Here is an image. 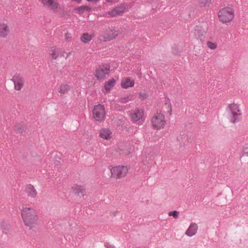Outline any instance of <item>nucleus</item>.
<instances>
[{
    "label": "nucleus",
    "mask_w": 248,
    "mask_h": 248,
    "mask_svg": "<svg viewBox=\"0 0 248 248\" xmlns=\"http://www.w3.org/2000/svg\"><path fill=\"white\" fill-rule=\"evenodd\" d=\"M22 217L25 225L31 228L33 227L38 220V216L35 210L32 208L25 207L22 210Z\"/></svg>",
    "instance_id": "nucleus-1"
},
{
    "label": "nucleus",
    "mask_w": 248,
    "mask_h": 248,
    "mask_svg": "<svg viewBox=\"0 0 248 248\" xmlns=\"http://www.w3.org/2000/svg\"><path fill=\"white\" fill-rule=\"evenodd\" d=\"M219 20L223 23L230 22L234 17V11L229 7L223 8L219 10L218 13Z\"/></svg>",
    "instance_id": "nucleus-2"
},
{
    "label": "nucleus",
    "mask_w": 248,
    "mask_h": 248,
    "mask_svg": "<svg viewBox=\"0 0 248 248\" xmlns=\"http://www.w3.org/2000/svg\"><path fill=\"white\" fill-rule=\"evenodd\" d=\"M228 108L230 111V121L233 123L238 122L240 120L241 115L239 106L234 103L230 104Z\"/></svg>",
    "instance_id": "nucleus-3"
},
{
    "label": "nucleus",
    "mask_w": 248,
    "mask_h": 248,
    "mask_svg": "<svg viewBox=\"0 0 248 248\" xmlns=\"http://www.w3.org/2000/svg\"><path fill=\"white\" fill-rule=\"evenodd\" d=\"M110 71V66L108 64L105 63L100 65L95 71V76L97 79L101 80L105 78L106 76L108 75Z\"/></svg>",
    "instance_id": "nucleus-4"
},
{
    "label": "nucleus",
    "mask_w": 248,
    "mask_h": 248,
    "mask_svg": "<svg viewBox=\"0 0 248 248\" xmlns=\"http://www.w3.org/2000/svg\"><path fill=\"white\" fill-rule=\"evenodd\" d=\"M111 177L116 179L121 178L125 176L128 171L127 167L119 166L112 167L110 169Z\"/></svg>",
    "instance_id": "nucleus-5"
},
{
    "label": "nucleus",
    "mask_w": 248,
    "mask_h": 248,
    "mask_svg": "<svg viewBox=\"0 0 248 248\" xmlns=\"http://www.w3.org/2000/svg\"><path fill=\"white\" fill-rule=\"evenodd\" d=\"M93 118L98 121H101L104 119L105 110L104 106L98 104L94 107L93 110Z\"/></svg>",
    "instance_id": "nucleus-6"
},
{
    "label": "nucleus",
    "mask_w": 248,
    "mask_h": 248,
    "mask_svg": "<svg viewBox=\"0 0 248 248\" xmlns=\"http://www.w3.org/2000/svg\"><path fill=\"white\" fill-rule=\"evenodd\" d=\"M152 123L154 128L159 129L163 128L166 124L164 115L160 113H157L153 117Z\"/></svg>",
    "instance_id": "nucleus-7"
},
{
    "label": "nucleus",
    "mask_w": 248,
    "mask_h": 248,
    "mask_svg": "<svg viewBox=\"0 0 248 248\" xmlns=\"http://www.w3.org/2000/svg\"><path fill=\"white\" fill-rule=\"evenodd\" d=\"M12 80L14 82L15 85V89L16 90H20L24 83V78L19 74H15L12 79Z\"/></svg>",
    "instance_id": "nucleus-8"
},
{
    "label": "nucleus",
    "mask_w": 248,
    "mask_h": 248,
    "mask_svg": "<svg viewBox=\"0 0 248 248\" xmlns=\"http://www.w3.org/2000/svg\"><path fill=\"white\" fill-rule=\"evenodd\" d=\"M41 2L45 6L53 11L56 10L59 6L57 0H41Z\"/></svg>",
    "instance_id": "nucleus-9"
},
{
    "label": "nucleus",
    "mask_w": 248,
    "mask_h": 248,
    "mask_svg": "<svg viewBox=\"0 0 248 248\" xmlns=\"http://www.w3.org/2000/svg\"><path fill=\"white\" fill-rule=\"evenodd\" d=\"M125 9L124 3H121L119 6L112 9L108 12V15L111 17H114L117 15L123 13Z\"/></svg>",
    "instance_id": "nucleus-10"
},
{
    "label": "nucleus",
    "mask_w": 248,
    "mask_h": 248,
    "mask_svg": "<svg viewBox=\"0 0 248 248\" xmlns=\"http://www.w3.org/2000/svg\"><path fill=\"white\" fill-rule=\"evenodd\" d=\"M118 35V31L108 29L105 31L103 36L105 41H109L115 39Z\"/></svg>",
    "instance_id": "nucleus-11"
},
{
    "label": "nucleus",
    "mask_w": 248,
    "mask_h": 248,
    "mask_svg": "<svg viewBox=\"0 0 248 248\" xmlns=\"http://www.w3.org/2000/svg\"><path fill=\"white\" fill-rule=\"evenodd\" d=\"M143 115L144 110L142 108H138L134 113L131 114V118L133 122H137L142 119Z\"/></svg>",
    "instance_id": "nucleus-12"
},
{
    "label": "nucleus",
    "mask_w": 248,
    "mask_h": 248,
    "mask_svg": "<svg viewBox=\"0 0 248 248\" xmlns=\"http://www.w3.org/2000/svg\"><path fill=\"white\" fill-rule=\"evenodd\" d=\"M198 226L197 224L195 223H192L190 224L189 227L186 232V234L189 237H191L195 235L197 231Z\"/></svg>",
    "instance_id": "nucleus-13"
},
{
    "label": "nucleus",
    "mask_w": 248,
    "mask_h": 248,
    "mask_svg": "<svg viewBox=\"0 0 248 248\" xmlns=\"http://www.w3.org/2000/svg\"><path fill=\"white\" fill-rule=\"evenodd\" d=\"M121 84L123 88L127 89L134 86V80H131L130 78H126L122 80Z\"/></svg>",
    "instance_id": "nucleus-14"
},
{
    "label": "nucleus",
    "mask_w": 248,
    "mask_h": 248,
    "mask_svg": "<svg viewBox=\"0 0 248 248\" xmlns=\"http://www.w3.org/2000/svg\"><path fill=\"white\" fill-rule=\"evenodd\" d=\"M73 192L78 196H84L86 195V190L85 188L81 186H77L75 188H73Z\"/></svg>",
    "instance_id": "nucleus-15"
},
{
    "label": "nucleus",
    "mask_w": 248,
    "mask_h": 248,
    "mask_svg": "<svg viewBox=\"0 0 248 248\" xmlns=\"http://www.w3.org/2000/svg\"><path fill=\"white\" fill-rule=\"evenodd\" d=\"M9 32V27L6 24H0V37L5 38Z\"/></svg>",
    "instance_id": "nucleus-16"
},
{
    "label": "nucleus",
    "mask_w": 248,
    "mask_h": 248,
    "mask_svg": "<svg viewBox=\"0 0 248 248\" xmlns=\"http://www.w3.org/2000/svg\"><path fill=\"white\" fill-rule=\"evenodd\" d=\"M25 192L28 194V196L33 198L35 197L37 194L36 190L31 184L27 185L25 189Z\"/></svg>",
    "instance_id": "nucleus-17"
},
{
    "label": "nucleus",
    "mask_w": 248,
    "mask_h": 248,
    "mask_svg": "<svg viewBox=\"0 0 248 248\" xmlns=\"http://www.w3.org/2000/svg\"><path fill=\"white\" fill-rule=\"evenodd\" d=\"M116 83L115 80L112 78L105 82L104 88L107 92H109L111 89L113 87Z\"/></svg>",
    "instance_id": "nucleus-18"
},
{
    "label": "nucleus",
    "mask_w": 248,
    "mask_h": 248,
    "mask_svg": "<svg viewBox=\"0 0 248 248\" xmlns=\"http://www.w3.org/2000/svg\"><path fill=\"white\" fill-rule=\"evenodd\" d=\"M110 131L107 128H103L100 130L99 136L104 139L108 140L110 138Z\"/></svg>",
    "instance_id": "nucleus-19"
},
{
    "label": "nucleus",
    "mask_w": 248,
    "mask_h": 248,
    "mask_svg": "<svg viewBox=\"0 0 248 248\" xmlns=\"http://www.w3.org/2000/svg\"><path fill=\"white\" fill-rule=\"evenodd\" d=\"M75 10L77 11L79 15H81L83 14L85 11L90 12L92 10V9L91 7L88 6L82 5L76 8Z\"/></svg>",
    "instance_id": "nucleus-20"
},
{
    "label": "nucleus",
    "mask_w": 248,
    "mask_h": 248,
    "mask_svg": "<svg viewBox=\"0 0 248 248\" xmlns=\"http://www.w3.org/2000/svg\"><path fill=\"white\" fill-rule=\"evenodd\" d=\"M26 129L24 124L23 122L16 124L15 126V130L19 133H22Z\"/></svg>",
    "instance_id": "nucleus-21"
},
{
    "label": "nucleus",
    "mask_w": 248,
    "mask_h": 248,
    "mask_svg": "<svg viewBox=\"0 0 248 248\" xmlns=\"http://www.w3.org/2000/svg\"><path fill=\"white\" fill-rule=\"evenodd\" d=\"M92 39V36L88 33H84L81 37V40L84 43H87Z\"/></svg>",
    "instance_id": "nucleus-22"
},
{
    "label": "nucleus",
    "mask_w": 248,
    "mask_h": 248,
    "mask_svg": "<svg viewBox=\"0 0 248 248\" xmlns=\"http://www.w3.org/2000/svg\"><path fill=\"white\" fill-rule=\"evenodd\" d=\"M70 89V87L67 84L62 85L59 90V92L62 94H65Z\"/></svg>",
    "instance_id": "nucleus-23"
},
{
    "label": "nucleus",
    "mask_w": 248,
    "mask_h": 248,
    "mask_svg": "<svg viewBox=\"0 0 248 248\" xmlns=\"http://www.w3.org/2000/svg\"><path fill=\"white\" fill-rule=\"evenodd\" d=\"M165 105L166 106L167 109H168V112L171 113V107L170 104V99L167 96H165Z\"/></svg>",
    "instance_id": "nucleus-24"
},
{
    "label": "nucleus",
    "mask_w": 248,
    "mask_h": 248,
    "mask_svg": "<svg viewBox=\"0 0 248 248\" xmlns=\"http://www.w3.org/2000/svg\"><path fill=\"white\" fill-rule=\"evenodd\" d=\"M50 55L52 56V59L55 60L59 56V52L56 51L55 49H51L50 50Z\"/></svg>",
    "instance_id": "nucleus-25"
},
{
    "label": "nucleus",
    "mask_w": 248,
    "mask_h": 248,
    "mask_svg": "<svg viewBox=\"0 0 248 248\" xmlns=\"http://www.w3.org/2000/svg\"><path fill=\"white\" fill-rule=\"evenodd\" d=\"M211 3V0H200V4L202 6H209Z\"/></svg>",
    "instance_id": "nucleus-26"
},
{
    "label": "nucleus",
    "mask_w": 248,
    "mask_h": 248,
    "mask_svg": "<svg viewBox=\"0 0 248 248\" xmlns=\"http://www.w3.org/2000/svg\"><path fill=\"white\" fill-rule=\"evenodd\" d=\"M131 95H129L125 97H123L120 98L119 101L121 103H126L127 101L131 100Z\"/></svg>",
    "instance_id": "nucleus-27"
},
{
    "label": "nucleus",
    "mask_w": 248,
    "mask_h": 248,
    "mask_svg": "<svg viewBox=\"0 0 248 248\" xmlns=\"http://www.w3.org/2000/svg\"><path fill=\"white\" fill-rule=\"evenodd\" d=\"M168 215L170 216H172L174 218H178L179 216V212L176 210H173L170 211L168 213Z\"/></svg>",
    "instance_id": "nucleus-28"
},
{
    "label": "nucleus",
    "mask_w": 248,
    "mask_h": 248,
    "mask_svg": "<svg viewBox=\"0 0 248 248\" xmlns=\"http://www.w3.org/2000/svg\"><path fill=\"white\" fill-rule=\"evenodd\" d=\"M148 94L145 93L140 92L139 93V98L141 100H145L146 99H147L148 98Z\"/></svg>",
    "instance_id": "nucleus-29"
},
{
    "label": "nucleus",
    "mask_w": 248,
    "mask_h": 248,
    "mask_svg": "<svg viewBox=\"0 0 248 248\" xmlns=\"http://www.w3.org/2000/svg\"><path fill=\"white\" fill-rule=\"evenodd\" d=\"M207 45L208 47L212 49H214L217 48V45L216 43H212L210 41L207 42Z\"/></svg>",
    "instance_id": "nucleus-30"
},
{
    "label": "nucleus",
    "mask_w": 248,
    "mask_h": 248,
    "mask_svg": "<svg viewBox=\"0 0 248 248\" xmlns=\"http://www.w3.org/2000/svg\"><path fill=\"white\" fill-rule=\"evenodd\" d=\"M179 51L178 48L177 46H174L172 47V53L174 55H178Z\"/></svg>",
    "instance_id": "nucleus-31"
},
{
    "label": "nucleus",
    "mask_w": 248,
    "mask_h": 248,
    "mask_svg": "<svg viewBox=\"0 0 248 248\" xmlns=\"http://www.w3.org/2000/svg\"><path fill=\"white\" fill-rule=\"evenodd\" d=\"M244 155L248 156V148H244L243 152L242 153V156H241L240 159L242 158L243 156Z\"/></svg>",
    "instance_id": "nucleus-32"
},
{
    "label": "nucleus",
    "mask_w": 248,
    "mask_h": 248,
    "mask_svg": "<svg viewBox=\"0 0 248 248\" xmlns=\"http://www.w3.org/2000/svg\"><path fill=\"white\" fill-rule=\"evenodd\" d=\"M59 159H60V158H59ZM54 164H55V166H56L57 168H60V165H61L60 160H56L54 162Z\"/></svg>",
    "instance_id": "nucleus-33"
},
{
    "label": "nucleus",
    "mask_w": 248,
    "mask_h": 248,
    "mask_svg": "<svg viewBox=\"0 0 248 248\" xmlns=\"http://www.w3.org/2000/svg\"><path fill=\"white\" fill-rule=\"evenodd\" d=\"M104 245L106 248H115L114 246L110 245L108 243H105Z\"/></svg>",
    "instance_id": "nucleus-34"
},
{
    "label": "nucleus",
    "mask_w": 248,
    "mask_h": 248,
    "mask_svg": "<svg viewBox=\"0 0 248 248\" xmlns=\"http://www.w3.org/2000/svg\"><path fill=\"white\" fill-rule=\"evenodd\" d=\"M59 52V56L60 57H64V52L62 51H58Z\"/></svg>",
    "instance_id": "nucleus-35"
},
{
    "label": "nucleus",
    "mask_w": 248,
    "mask_h": 248,
    "mask_svg": "<svg viewBox=\"0 0 248 248\" xmlns=\"http://www.w3.org/2000/svg\"><path fill=\"white\" fill-rule=\"evenodd\" d=\"M117 212H118L117 211H114V212H110V215L113 216H115L116 215V214H117Z\"/></svg>",
    "instance_id": "nucleus-36"
},
{
    "label": "nucleus",
    "mask_w": 248,
    "mask_h": 248,
    "mask_svg": "<svg viewBox=\"0 0 248 248\" xmlns=\"http://www.w3.org/2000/svg\"><path fill=\"white\" fill-rule=\"evenodd\" d=\"M107 2H109V3H110L111 4L112 3V0H107L106 1V3Z\"/></svg>",
    "instance_id": "nucleus-37"
},
{
    "label": "nucleus",
    "mask_w": 248,
    "mask_h": 248,
    "mask_svg": "<svg viewBox=\"0 0 248 248\" xmlns=\"http://www.w3.org/2000/svg\"><path fill=\"white\" fill-rule=\"evenodd\" d=\"M73 1H76L78 3H80L81 0H73Z\"/></svg>",
    "instance_id": "nucleus-38"
},
{
    "label": "nucleus",
    "mask_w": 248,
    "mask_h": 248,
    "mask_svg": "<svg viewBox=\"0 0 248 248\" xmlns=\"http://www.w3.org/2000/svg\"><path fill=\"white\" fill-rule=\"evenodd\" d=\"M99 0H93L94 3L96 4Z\"/></svg>",
    "instance_id": "nucleus-39"
},
{
    "label": "nucleus",
    "mask_w": 248,
    "mask_h": 248,
    "mask_svg": "<svg viewBox=\"0 0 248 248\" xmlns=\"http://www.w3.org/2000/svg\"><path fill=\"white\" fill-rule=\"evenodd\" d=\"M71 54V52H69L68 53H67V56L66 57L65 59H67V57Z\"/></svg>",
    "instance_id": "nucleus-40"
}]
</instances>
